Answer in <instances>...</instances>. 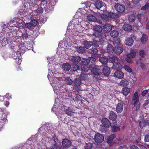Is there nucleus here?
Wrapping results in <instances>:
<instances>
[{"mask_svg": "<svg viewBox=\"0 0 149 149\" xmlns=\"http://www.w3.org/2000/svg\"><path fill=\"white\" fill-rule=\"evenodd\" d=\"M15 22V19L10 22L8 24L9 27H7L6 24L3 26L2 33L4 35L0 36V43L3 46H5L7 44H10L12 42H17L16 39L18 37L16 36L17 35L16 32H18L19 29H16Z\"/></svg>", "mask_w": 149, "mask_h": 149, "instance_id": "nucleus-1", "label": "nucleus"}, {"mask_svg": "<svg viewBox=\"0 0 149 149\" xmlns=\"http://www.w3.org/2000/svg\"><path fill=\"white\" fill-rule=\"evenodd\" d=\"M90 59L84 58L82 60V65L81 66V69L83 71L85 72H88L90 68H92L91 66H90L89 67H88V66L89 63L91 61L92 63H93L96 60L94 56H92Z\"/></svg>", "mask_w": 149, "mask_h": 149, "instance_id": "nucleus-2", "label": "nucleus"}, {"mask_svg": "<svg viewBox=\"0 0 149 149\" xmlns=\"http://www.w3.org/2000/svg\"><path fill=\"white\" fill-rule=\"evenodd\" d=\"M137 50L136 49H132L129 53L126 55V57L125 58V60L128 63L131 64L133 62L132 59L135 58L137 53Z\"/></svg>", "mask_w": 149, "mask_h": 149, "instance_id": "nucleus-3", "label": "nucleus"}, {"mask_svg": "<svg viewBox=\"0 0 149 149\" xmlns=\"http://www.w3.org/2000/svg\"><path fill=\"white\" fill-rule=\"evenodd\" d=\"M31 8L33 12L35 15H37L43 12L42 4H41L40 6H39L37 4H35L33 6H31Z\"/></svg>", "mask_w": 149, "mask_h": 149, "instance_id": "nucleus-4", "label": "nucleus"}, {"mask_svg": "<svg viewBox=\"0 0 149 149\" xmlns=\"http://www.w3.org/2000/svg\"><path fill=\"white\" fill-rule=\"evenodd\" d=\"M93 139L96 143H101L104 141V136L102 134L97 133L95 135Z\"/></svg>", "mask_w": 149, "mask_h": 149, "instance_id": "nucleus-5", "label": "nucleus"}, {"mask_svg": "<svg viewBox=\"0 0 149 149\" xmlns=\"http://www.w3.org/2000/svg\"><path fill=\"white\" fill-rule=\"evenodd\" d=\"M15 26L17 28H22L23 27V24L24 23V21L22 18H17L15 19Z\"/></svg>", "mask_w": 149, "mask_h": 149, "instance_id": "nucleus-6", "label": "nucleus"}, {"mask_svg": "<svg viewBox=\"0 0 149 149\" xmlns=\"http://www.w3.org/2000/svg\"><path fill=\"white\" fill-rule=\"evenodd\" d=\"M131 37L126 38L125 41V44L129 46H132L133 44L134 40L132 38H134L135 37L134 35H131Z\"/></svg>", "mask_w": 149, "mask_h": 149, "instance_id": "nucleus-7", "label": "nucleus"}, {"mask_svg": "<svg viewBox=\"0 0 149 149\" xmlns=\"http://www.w3.org/2000/svg\"><path fill=\"white\" fill-rule=\"evenodd\" d=\"M91 68L89 70L91 69ZM91 68H92L91 72L94 74L99 75L101 73V67L100 66H96Z\"/></svg>", "mask_w": 149, "mask_h": 149, "instance_id": "nucleus-8", "label": "nucleus"}, {"mask_svg": "<svg viewBox=\"0 0 149 149\" xmlns=\"http://www.w3.org/2000/svg\"><path fill=\"white\" fill-rule=\"evenodd\" d=\"M93 28L95 31L93 35L96 37L98 36L99 33H101L102 31V28L99 25L94 26Z\"/></svg>", "mask_w": 149, "mask_h": 149, "instance_id": "nucleus-9", "label": "nucleus"}, {"mask_svg": "<svg viewBox=\"0 0 149 149\" xmlns=\"http://www.w3.org/2000/svg\"><path fill=\"white\" fill-rule=\"evenodd\" d=\"M114 8L116 11L120 13L123 12L125 9V7L123 5L119 3L116 4L114 6Z\"/></svg>", "mask_w": 149, "mask_h": 149, "instance_id": "nucleus-10", "label": "nucleus"}, {"mask_svg": "<svg viewBox=\"0 0 149 149\" xmlns=\"http://www.w3.org/2000/svg\"><path fill=\"white\" fill-rule=\"evenodd\" d=\"M137 17L138 20L141 24L146 21L148 20L147 18L146 17L140 14H138L137 15Z\"/></svg>", "mask_w": 149, "mask_h": 149, "instance_id": "nucleus-11", "label": "nucleus"}, {"mask_svg": "<svg viewBox=\"0 0 149 149\" xmlns=\"http://www.w3.org/2000/svg\"><path fill=\"white\" fill-rule=\"evenodd\" d=\"M123 103H119L117 105L116 109V111L118 113H120L122 112L123 109Z\"/></svg>", "mask_w": 149, "mask_h": 149, "instance_id": "nucleus-12", "label": "nucleus"}, {"mask_svg": "<svg viewBox=\"0 0 149 149\" xmlns=\"http://www.w3.org/2000/svg\"><path fill=\"white\" fill-rule=\"evenodd\" d=\"M102 122L104 126L106 127H109L111 126V123L109 120L106 118H104L102 120Z\"/></svg>", "mask_w": 149, "mask_h": 149, "instance_id": "nucleus-13", "label": "nucleus"}, {"mask_svg": "<svg viewBox=\"0 0 149 149\" xmlns=\"http://www.w3.org/2000/svg\"><path fill=\"white\" fill-rule=\"evenodd\" d=\"M19 55H20L19 52H18V51H16L13 52L12 56H12L13 58L14 59H17L18 58L19 60V62H21L22 60L20 57H19Z\"/></svg>", "mask_w": 149, "mask_h": 149, "instance_id": "nucleus-14", "label": "nucleus"}, {"mask_svg": "<svg viewBox=\"0 0 149 149\" xmlns=\"http://www.w3.org/2000/svg\"><path fill=\"white\" fill-rule=\"evenodd\" d=\"M52 74L51 72H49V74L48 75V77L49 79V80L50 81H52V82L53 83H55V81L54 80H53V81H52V79H53V77H50V78H49V77H50V75H52L51 74ZM51 84L52 86L53 87V89H54V90L55 92H56V90H59L58 87L57 88L56 87H56H55V86L54 85V83L53 84V85H52V83H51Z\"/></svg>", "mask_w": 149, "mask_h": 149, "instance_id": "nucleus-15", "label": "nucleus"}, {"mask_svg": "<svg viewBox=\"0 0 149 149\" xmlns=\"http://www.w3.org/2000/svg\"><path fill=\"white\" fill-rule=\"evenodd\" d=\"M28 9L26 8V6H23L22 7V8L19 10L18 13L20 14L21 15H26L27 10Z\"/></svg>", "mask_w": 149, "mask_h": 149, "instance_id": "nucleus-16", "label": "nucleus"}, {"mask_svg": "<svg viewBox=\"0 0 149 149\" xmlns=\"http://www.w3.org/2000/svg\"><path fill=\"white\" fill-rule=\"evenodd\" d=\"M55 1L52 0V1H48L47 2V8L49 9V10H52L54 7L55 3Z\"/></svg>", "mask_w": 149, "mask_h": 149, "instance_id": "nucleus-17", "label": "nucleus"}, {"mask_svg": "<svg viewBox=\"0 0 149 149\" xmlns=\"http://www.w3.org/2000/svg\"><path fill=\"white\" fill-rule=\"evenodd\" d=\"M62 144L63 146L68 147L71 145V142L67 139H63L62 142Z\"/></svg>", "mask_w": 149, "mask_h": 149, "instance_id": "nucleus-18", "label": "nucleus"}, {"mask_svg": "<svg viewBox=\"0 0 149 149\" xmlns=\"http://www.w3.org/2000/svg\"><path fill=\"white\" fill-rule=\"evenodd\" d=\"M117 116L113 111H111L109 114V118L113 121H115L116 119Z\"/></svg>", "mask_w": 149, "mask_h": 149, "instance_id": "nucleus-19", "label": "nucleus"}, {"mask_svg": "<svg viewBox=\"0 0 149 149\" xmlns=\"http://www.w3.org/2000/svg\"><path fill=\"white\" fill-rule=\"evenodd\" d=\"M102 72L104 75L106 76H109L110 73V68L107 66H105L103 68Z\"/></svg>", "mask_w": 149, "mask_h": 149, "instance_id": "nucleus-20", "label": "nucleus"}, {"mask_svg": "<svg viewBox=\"0 0 149 149\" xmlns=\"http://www.w3.org/2000/svg\"><path fill=\"white\" fill-rule=\"evenodd\" d=\"M123 51V48L118 46L115 47H113V51L115 53L118 54H121Z\"/></svg>", "mask_w": 149, "mask_h": 149, "instance_id": "nucleus-21", "label": "nucleus"}, {"mask_svg": "<svg viewBox=\"0 0 149 149\" xmlns=\"http://www.w3.org/2000/svg\"><path fill=\"white\" fill-rule=\"evenodd\" d=\"M114 76L119 79L122 78L124 75V74L121 71H116L114 73Z\"/></svg>", "mask_w": 149, "mask_h": 149, "instance_id": "nucleus-22", "label": "nucleus"}, {"mask_svg": "<svg viewBox=\"0 0 149 149\" xmlns=\"http://www.w3.org/2000/svg\"><path fill=\"white\" fill-rule=\"evenodd\" d=\"M103 29L105 32H109L111 30L112 26L110 25L107 24L103 26Z\"/></svg>", "mask_w": 149, "mask_h": 149, "instance_id": "nucleus-23", "label": "nucleus"}, {"mask_svg": "<svg viewBox=\"0 0 149 149\" xmlns=\"http://www.w3.org/2000/svg\"><path fill=\"white\" fill-rule=\"evenodd\" d=\"M94 5L97 8L100 9L101 7L104 6V3L101 1H98L95 2Z\"/></svg>", "mask_w": 149, "mask_h": 149, "instance_id": "nucleus-24", "label": "nucleus"}, {"mask_svg": "<svg viewBox=\"0 0 149 149\" xmlns=\"http://www.w3.org/2000/svg\"><path fill=\"white\" fill-rule=\"evenodd\" d=\"M113 68L115 69L120 70L122 68V66L118 61H116L113 64Z\"/></svg>", "mask_w": 149, "mask_h": 149, "instance_id": "nucleus-25", "label": "nucleus"}, {"mask_svg": "<svg viewBox=\"0 0 149 149\" xmlns=\"http://www.w3.org/2000/svg\"><path fill=\"white\" fill-rule=\"evenodd\" d=\"M139 99V95L137 92H135L133 95L132 98V102L138 101Z\"/></svg>", "mask_w": 149, "mask_h": 149, "instance_id": "nucleus-26", "label": "nucleus"}, {"mask_svg": "<svg viewBox=\"0 0 149 149\" xmlns=\"http://www.w3.org/2000/svg\"><path fill=\"white\" fill-rule=\"evenodd\" d=\"M71 66L69 64L65 63L62 66V69L65 72L68 71L71 68Z\"/></svg>", "mask_w": 149, "mask_h": 149, "instance_id": "nucleus-27", "label": "nucleus"}, {"mask_svg": "<svg viewBox=\"0 0 149 149\" xmlns=\"http://www.w3.org/2000/svg\"><path fill=\"white\" fill-rule=\"evenodd\" d=\"M71 60L74 62H79L81 60V58L77 56H72L71 58Z\"/></svg>", "mask_w": 149, "mask_h": 149, "instance_id": "nucleus-28", "label": "nucleus"}, {"mask_svg": "<svg viewBox=\"0 0 149 149\" xmlns=\"http://www.w3.org/2000/svg\"><path fill=\"white\" fill-rule=\"evenodd\" d=\"M123 29L125 31H130L132 30V27L128 24H124L123 26Z\"/></svg>", "mask_w": 149, "mask_h": 149, "instance_id": "nucleus-29", "label": "nucleus"}, {"mask_svg": "<svg viewBox=\"0 0 149 149\" xmlns=\"http://www.w3.org/2000/svg\"><path fill=\"white\" fill-rule=\"evenodd\" d=\"M148 36L147 35L145 34H143L141 38V40L142 44L146 43L148 40Z\"/></svg>", "mask_w": 149, "mask_h": 149, "instance_id": "nucleus-30", "label": "nucleus"}, {"mask_svg": "<svg viewBox=\"0 0 149 149\" xmlns=\"http://www.w3.org/2000/svg\"><path fill=\"white\" fill-rule=\"evenodd\" d=\"M122 92L125 96H126L130 92V89L127 87H125L123 89Z\"/></svg>", "mask_w": 149, "mask_h": 149, "instance_id": "nucleus-31", "label": "nucleus"}, {"mask_svg": "<svg viewBox=\"0 0 149 149\" xmlns=\"http://www.w3.org/2000/svg\"><path fill=\"white\" fill-rule=\"evenodd\" d=\"M129 84V82L126 79H123L119 83V85L121 86H126Z\"/></svg>", "mask_w": 149, "mask_h": 149, "instance_id": "nucleus-32", "label": "nucleus"}, {"mask_svg": "<svg viewBox=\"0 0 149 149\" xmlns=\"http://www.w3.org/2000/svg\"><path fill=\"white\" fill-rule=\"evenodd\" d=\"M98 50L95 48H93L89 50V53L94 56L98 52Z\"/></svg>", "mask_w": 149, "mask_h": 149, "instance_id": "nucleus-33", "label": "nucleus"}, {"mask_svg": "<svg viewBox=\"0 0 149 149\" xmlns=\"http://www.w3.org/2000/svg\"><path fill=\"white\" fill-rule=\"evenodd\" d=\"M92 43L91 42L87 41H85L84 43V47L86 49H88L92 45Z\"/></svg>", "mask_w": 149, "mask_h": 149, "instance_id": "nucleus-34", "label": "nucleus"}, {"mask_svg": "<svg viewBox=\"0 0 149 149\" xmlns=\"http://www.w3.org/2000/svg\"><path fill=\"white\" fill-rule=\"evenodd\" d=\"M109 60L114 64V63H116V62L119 61V59L117 57L114 56L111 57L109 58Z\"/></svg>", "mask_w": 149, "mask_h": 149, "instance_id": "nucleus-35", "label": "nucleus"}, {"mask_svg": "<svg viewBox=\"0 0 149 149\" xmlns=\"http://www.w3.org/2000/svg\"><path fill=\"white\" fill-rule=\"evenodd\" d=\"M111 36L114 38L117 37L118 35V33L116 30H114L112 31L110 33Z\"/></svg>", "mask_w": 149, "mask_h": 149, "instance_id": "nucleus-36", "label": "nucleus"}, {"mask_svg": "<svg viewBox=\"0 0 149 149\" xmlns=\"http://www.w3.org/2000/svg\"><path fill=\"white\" fill-rule=\"evenodd\" d=\"M108 16L109 18H115L118 17V15L115 13L113 12H110L108 14Z\"/></svg>", "mask_w": 149, "mask_h": 149, "instance_id": "nucleus-37", "label": "nucleus"}, {"mask_svg": "<svg viewBox=\"0 0 149 149\" xmlns=\"http://www.w3.org/2000/svg\"><path fill=\"white\" fill-rule=\"evenodd\" d=\"M24 32L22 33V36L23 39H26L28 37V34L27 33V30L24 29Z\"/></svg>", "mask_w": 149, "mask_h": 149, "instance_id": "nucleus-38", "label": "nucleus"}, {"mask_svg": "<svg viewBox=\"0 0 149 149\" xmlns=\"http://www.w3.org/2000/svg\"><path fill=\"white\" fill-rule=\"evenodd\" d=\"M115 137V136L114 134L111 135L108 137L107 139V143H111L114 139Z\"/></svg>", "mask_w": 149, "mask_h": 149, "instance_id": "nucleus-39", "label": "nucleus"}, {"mask_svg": "<svg viewBox=\"0 0 149 149\" xmlns=\"http://www.w3.org/2000/svg\"><path fill=\"white\" fill-rule=\"evenodd\" d=\"M99 61L103 64H106L108 61V59L106 57H101L100 58Z\"/></svg>", "mask_w": 149, "mask_h": 149, "instance_id": "nucleus-40", "label": "nucleus"}, {"mask_svg": "<svg viewBox=\"0 0 149 149\" xmlns=\"http://www.w3.org/2000/svg\"><path fill=\"white\" fill-rule=\"evenodd\" d=\"M87 18L89 21H95L96 19V17L91 15H88Z\"/></svg>", "mask_w": 149, "mask_h": 149, "instance_id": "nucleus-41", "label": "nucleus"}, {"mask_svg": "<svg viewBox=\"0 0 149 149\" xmlns=\"http://www.w3.org/2000/svg\"><path fill=\"white\" fill-rule=\"evenodd\" d=\"M81 81L79 79H76L74 81V85L77 86H79L81 84Z\"/></svg>", "mask_w": 149, "mask_h": 149, "instance_id": "nucleus-42", "label": "nucleus"}, {"mask_svg": "<svg viewBox=\"0 0 149 149\" xmlns=\"http://www.w3.org/2000/svg\"><path fill=\"white\" fill-rule=\"evenodd\" d=\"M107 52H112L113 51V47L111 45L109 44L108 45L107 48Z\"/></svg>", "mask_w": 149, "mask_h": 149, "instance_id": "nucleus-43", "label": "nucleus"}, {"mask_svg": "<svg viewBox=\"0 0 149 149\" xmlns=\"http://www.w3.org/2000/svg\"><path fill=\"white\" fill-rule=\"evenodd\" d=\"M85 49L84 48L81 46H80L77 49V51L79 53H84L85 52Z\"/></svg>", "mask_w": 149, "mask_h": 149, "instance_id": "nucleus-44", "label": "nucleus"}, {"mask_svg": "<svg viewBox=\"0 0 149 149\" xmlns=\"http://www.w3.org/2000/svg\"><path fill=\"white\" fill-rule=\"evenodd\" d=\"M65 82L66 84L70 85L72 84L73 81L71 79L67 77L65 79Z\"/></svg>", "mask_w": 149, "mask_h": 149, "instance_id": "nucleus-45", "label": "nucleus"}, {"mask_svg": "<svg viewBox=\"0 0 149 149\" xmlns=\"http://www.w3.org/2000/svg\"><path fill=\"white\" fill-rule=\"evenodd\" d=\"M149 124V123L147 120L144 121L143 123V125L141 124V122L139 123V126L141 127H144L147 125H148Z\"/></svg>", "mask_w": 149, "mask_h": 149, "instance_id": "nucleus-46", "label": "nucleus"}, {"mask_svg": "<svg viewBox=\"0 0 149 149\" xmlns=\"http://www.w3.org/2000/svg\"><path fill=\"white\" fill-rule=\"evenodd\" d=\"M79 67L78 65L77 64H74L72 65V68L71 69V70L73 71H77L79 69Z\"/></svg>", "mask_w": 149, "mask_h": 149, "instance_id": "nucleus-47", "label": "nucleus"}, {"mask_svg": "<svg viewBox=\"0 0 149 149\" xmlns=\"http://www.w3.org/2000/svg\"><path fill=\"white\" fill-rule=\"evenodd\" d=\"M25 47L24 45H22L20 46H19V51H18L19 52V53L21 52L22 53H24L25 51Z\"/></svg>", "mask_w": 149, "mask_h": 149, "instance_id": "nucleus-48", "label": "nucleus"}, {"mask_svg": "<svg viewBox=\"0 0 149 149\" xmlns=\"http://www.w3.org/2000/svg\"><path fill=\"white\" fill-rule=\"evenodd\" d=\"M136 19L135 15L134 14H131L130 15L129 17V20L130 22H133Z\"/></svg>", "mask_w": 149, "mask_h": 149, "instance_id": "nucleus-49", "label": "nucleus"}, {"mask_svg": "<svg viewBox=\"0 0 149 149\" xmlns=\"http://www.w3.org/2000/svg\"><path fill=\"white\" fill-rule=\"evenodd\" d=\"M92 144L90 143H88L86 144L84 149H92Z\"/></svg>", "mask_w": 149, "mask_h": 149, "instance_id": "nucleus-50", "label": "nucleus"}, {"mask_svg": "<svg viewBox=\"0 0 149 149\" xmlns=\"http://www.w3.org/2000/svg\"><path fill=\"white\" fill-rule=\"evenodd\" d=\"M100 17L102 19L106 21H108L110 19V18L109 17V16H108L104 14H102L100 15Z\"/></svg>", "mask_w": 149, "mask_h": 149, "instance_id": "nucleus-51", "label": "nucleus"}, {"mask_svg": "<svg viewBox=\"0 0 149 149\" xmlns=\"http://www.w3.org/2000/svg\"><path fill=\"white\" fill-rule=\"evenodd\" d=\"M88 74H82L80 76V78L81 80H85L88 78Z\"/></svg>", "mask_w": 149, "mask_h": 149, "instance_id": "nucleus-52", "label": "nucleus"}, {"mask_svg": "<svg viewBox=\"0 0 149 149\" xmlns=\"http://www.w3.org/2000/svg\"><path fill=\"white\" fill-rule=\"evenodd\" d=\"M80 18L75 19H73V20L72 21L73 22H74V24L73 23V25H78L81 22V20H80Z\"/></svg>", "mask_w": 149, "mask_h": 149, "instance_id": "nucleus-53", "label": "nucleus"}, {"mask_svg": "<svg viewBox=\"0 0 149 149\" xmlns=\"http://www.w3.org/2000/svg\"><path fill=\"white\" fill-rule=\"evenodd\" d=\"M134 106H135L136 110L139 109L140 106V103L139 101L132 102Z\"/></svg>", "mask_w": 149, "mask_h": 149, "instance_id": "nucleus-54", "label": "nucleus"}, {"mask_svg": "<svg viewBox=\"0 0 149 149\" xmlns=\"http://www.w3.org/2000/svg\"><path fill=\"white\" fill-rule=\"evenodd\" d=\"M112 130L114 132H116L119 131L120 128L118 127L115 126H112L111 127Z\"/></svg>", "mask_w": 149, "mask_h": 149, "instance_id": "nucleus-55", "label": "nucleus"}, {"mask_svg": "<svg viewBox=\"0 0 149 149\" xmlns=\"http://www.w3.org/2000/svg\"><path fill=\"white\" fill-rule=\"evenodd\" d=\"M9 94V93H6V94L5 96H0V101H3V100L4 99L5 97L6 98H7L8 100H9V99H10V98H11V96H10L9 97H6V96Z\"/></svg>", "mask_w": 149, "mask_h": 149, "instance_id": "nucleus-56", "label": "nucleus"}, {"mask_svg": "<svg viewBox=\"0 0 149 149\" xmlns=\"http://www.w3.org/2000/svg\"><path fill=\"white\" fill-rule=\"evenodd\" d=\"M92 44L95 47H98L100 44V42L99 41L94 39L93 41Z\"/></svg>", "mask_w": 149, "mask_h": 149, "instance_id": "nucleus-57", "label": "nucleus"}, {"mask_svg": "<svg viewBox=\"0 0 149 149\" xmlns=\"http://www.w3.org/2000/svg\"><path fill=\"white\" fill-rule=\"evenodd\" d=\"M124 68L126 71L129 72H132V71L131 69L129 66L125 65L124 66Z\"/></svg>", "mask_w": 149, "mask_h": 149, "instance_id": "nucleus-58", "label": "nucleus"}, {"mask_svg": "<svg viewBox=\"0 0 149 149\" xmlns=\"http://www.w3.org/2000/svg\"><path fill=\"white\" fill-rule=\"evenodd\" d=\"M139 54L140 56L142 58L144 57L145 55V52L143 50H140L139 52Z\"/></svg>", "mask_w": 149, "mask_h": 149, "instance_id": "nucleus-59", "label": "nucleus"}, {"mask_svg": "<svg viewBox=\"0 0 149 149\" xmlns=\"http://www.w3.org/2000/svg\"><path fill=\"white\" fill-rule=\"evenodd\" d=\"M149 8V3H146L145 5L143 6L141 9L143 10H145L148 9Z\"/></svg>", "mask_w": 149, "mask_h": 149, "instance_id": "nucleus-60", "label": "nucleus"}, {"mask_svg": "<svg viewBox=\"0 0 149 149\" xmlns=\"http://www.w3.org/2000/svg\"><path fill=\"white\" fill-rule=\"evenodd\" d=\"M30 22L32 26H36L37 24V21L35 19L32 20Z\"/></svg>", "mask_w": 149, "mask_h": 149, "instance_id": "nucleus-61", "label": "nucleus"}, {"mask_svg": "<svg viewBox=\"0 0 149 149\" xmlns=\"http://www.w3.org/2000/svg\"><path fill=\"white\" fill-rule=\"evenodd\" d=\"M50 149H59V146L56 143L52 146Z\"/></svg>", "mask_w": 149, "mask_h": 149, "instance_id": "nucleus-62", "label": "nucleus"}, {"mask_svg": "<svg viewBox=\"0 0 149 149\" xmlns=\"http://www.w3.org/2000/svg\"><path fill=\"white\" fill-rule=\"evenodd\" d=\"M65 111L66 113L69 115H71L72 112L69 110V109L67 107H66V108H65Z\"/></svg>", "mask_w": 149, "mask_h": 149, "instance_id": "nucleus-63", "label": "nucleus"}, {"mask_svg": "<svg viewBox=\"0 0 149 149\" xmlns=\"http://www.w3.org/2000/svg\"><path fill=\"white\" fill-rule=\"evenodd\" d=\"M120 42V40L119 39H117L114 40L113 41L114 45H119Z\"/></svg>", "mask_w": 149, "mask_h": 149, "instance_id": "nucleus-64", "label": "nucleus"}]
</instances>
